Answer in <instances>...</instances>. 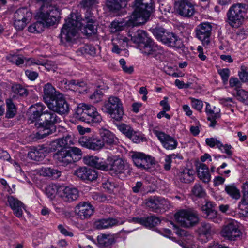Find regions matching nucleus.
Here are the masks:
<instances>
[{
  "mask_svg": "<svg viewBox=\"0 0 248 248\" xmlns=\"http://www.w3.org/2000/svg\"><path fill=\"white\" fill-rule=\"evenodd\" d=\"M124 219L120 218L99 219L94 223V226L97 229H104L123 224Z\"/></svg>",
  "mask_w": 248,
  "mask_h": 248,
  "instance_id": "obj_23",
  "label": "nucleus"
},
{
  "mask_svg": "<svg viewBox=\"0 0 248 248\" xmlns=\"http://www.w3.org/2000/svg\"><path fill=\"white\" fill-rule=\"evenodd\" d=\"M9 205L13 210L14 214L18 217H20L23 215V210L25 209L24 204L18 199L13 196L7 197Z\"/></svg>",
  "mask_w": 248,
  "mask_h": 248,
  "instance_id": "obj_26",
  "label": "nucleus"
},
{
  "mask_svg": "<svg viewBox=\"0 0 248 248\" xmlns=\"http://www.w3.org/2000/svg\"><path fill=\"white\" fill-rule=\"evenodd\" d=\"M218 74L220 76L223 83L226 84L230 75V71L228 68L219 69L217 70Z\"/></svg>",
  "mask_w": 248,
  "mask_h": 248,
  "instance_id": "obj_53",
  "label": "nucleus"
},
{
  "mask_svg": "<svg viewBox=\"0 0 248 248\" xmlns=\"http://www.w3.org/2000/svg\"><path fill=\"white\" fill-rule=\"evenodd\" d=\"M74 115L77 119L88 124H98L102 121L101 114L95 107L84 103L77 106Z\"/></svg>",
  "mask_w": 248,
  "mask_h": 248,
  "instance_id": "obj_3",
  "label": "nucleus"
},
{
  "mask_svg": "<svg viewBox=\"0 0 248 248\" xmlns=\"http://www.w3.org/2000/svg\"><path fill=\"white\" fill-rule=\"evenodd\" d=\"M106 111L111 117L116 121H121L124 115L123 106L121 100L117 97H110L104 104Z\"/></svg>",
  "mask_w": 248,
  "mask_h": 248,
  "instance_id": "obj_6",
  "label": "nucleus"
},
{
  "mask_svg": "<svg viewBox=\"0 0 248 248\" xmlns=\"http://www.w3.org/2000/svg\"><path fill=\"white\" fill-rule=\"evenodd\" d=\"M107 7L110 11H118L124 8L127 4L126 0H106Z\"/></svg>",
  "mask_w": 248,
  "mask_h": 248,
  "instance_id": "obj_37",
  "label": "nucleus"
},
{
  "mask_svg": "<svg viewBox=\"0 0 248 248\" xmlns=\"http://www.w3.org/2000/svg\"><path fill=\"white\" fill-rule=\"evenodd\" d=\"M44 118L46 126L50 127L61 122V119L54 112L47 110L45 111Z\"/></svg>",
  "mask_w": 248,
  "mask_h": 248,
  "instance_id": "obj_34",
  "label": "nucleus"
},
{
  "mask_svg": "<svg viewBox=\"0 0 248 248\" xmlns=\"http://www.w3.org/2000/svg\"><path fill=\"white\" fill-rule=\"evenodd\" d=\"M240 223L234 220H231L223 226L221 232V235L224 238L231 240H234L241 235Z\"/></svg>",
  "mask_w": 248,
  "mask_h": 248,
  "instance_id": "obj_9",
  "label": "nucleus"
},
{
  "mask_svg": "<svg viewBox=\"0 0 248 248\" xmlns=\"http://www.w3.org/2000/svg\"><path fill=\"white\" fill-rule=\"evenodd\" d=\"M44 127L43 126L40 127L38 132L36 133V137L38 139H42L51 133V130L49 129V127Z\"/></svg>",
  "mask_w": 248,
  "mask_h": 248,
  "instance_id": "obj_57",
  "label": "nucleus"
},
{
  "mask_svg": "<svg viewBox=\"0 0 248 248\" xmlns=\"http://www.w3.org/2000/svg\"><path fill=\"white\" fill-rule=\"evenodd\" d=\"M205 142L211 148H214L215 147L217 148L221 141L216 138H209L206 139Z\"/></svg>",
  "mask_w": 248,
  "mask_h": 248,
  "instance_id": "obj_64",
  "label": "nucleus"
},
{
  "mask_svg": "<svg viewBox=\"0 0 248 248\" xmlns=\"http://www.w3.org/2000/svg\"><path fill=\"white\" fill-rule=\"evenodd\" d=\"M43 91V99L46 104L55 98L57 93H60L59 92H56L54 87L49 83L44 85Z\"/></svg>",
  "mask_w": 248,
  "mask_h": 248,
  "instance_id": "obj_30",
  "label": "nucleus"
},
{
  "mask_svg": "<svg viewBox=\"0 0 248 248\" xmlns=\"http://www.w3.org/2000/svg\"><path fill=\"white\" fill-rule=\"evenodd\" d=\"M189 99L190 100L192 108L198 111H201L203 106L202 101L192 97L189 98Z\"/></svg>",
  "mask_w": 248,
  "mask_h": 248,
  "instance_id": "obj_62",
  "label": "nucleus"
},
{
  "mask_svg": "<svg viewBox=\"0 0 248 248\" xmlns=\"http://www.w3.org/2000/svg\"><path fill=\"white\" fill-rule=\"evenodd\" d=\"M138 48L143 54L147 55H156L162 51L161 47L155 44L150 38L149 40H147L145 43L140 45Z\"/></svg>",
  "mask_w": 248,
  "mask_h": 248,
  "instance_id": "obj_18",
  "label": "nucleus"
},
{
  "mask_svg": "<svg viewBox=\"0 0 248 248\" xmlns=\"http://www.w3.org/2000/svg\"><path fill=\"white\" fill-rule=\"evenodd\" d=\"M194 173L193 169L185 168L179 170L177 176L181 182L188 183L193 181Z\"/></svg>",
  "mask_w": 248,
  "mask_h": 248,
  "instance_id": "obj_29",
  "label": "nucleus"
},
{
  "mask_svg": "<svg viewBox=\"0 0 248 248\" xmlns=\"http://www.w3.org/2000/svg\"><path fill=\"white\" fill-rule=\"evenodd\" d=\"M79 143L82 146L94 151L100 150L104 147L100 137L95 136H83L79 139Z\"/></svg>",
  "mask_w": 248,
  "mask_h": 248,
  "instance_id": "obj_15",
  "label": "nucleus"
},
{
  "mask_svg": "<svg viewBox=\"0 0 248 248\" xmlns=\"http://www.w3.org/2000/svg\"><path fill=\"white\" fill-rule=\"evenodd\" d=\"M45 109L46 106L41 103L31 106L28 111L29 120L31 123L39 120L41 116H45Z\"/></svg>",
  "mask_w": 248,
  "mask_h": 248,
  "instance_id": "obj_19",
  "label": "nucleus"
},
{
  "mask_svg": "<svg viewBox=\"0 0 248 248\" xmlns=\"http://www.w3.org/2000/svg\"><path fill=\"white\" fill-rule=\"evenodd\" d=\"M153 9L152 0H136L134 11L129 17V25L138 26L144 24L149 18Z\"/></svg>",
  "mask_w": 248,
  "mask_h": 248,
  "instance_id": "obj_2",
  "label": "nucleus"
},
{
  "mask_svg": "<svg viewBox=\"0 0 248 248\" xmlns=\"http://www.w3.org/2000/svg\"><path fill=\"white\" fill-rule=\"evenodd\" d=\"M59 192V197L68 202L76 200L79 197L78 190L72 186L62 185Z\"/></svg>",
  "mask_w": 248,
  "mask_h": 248,
  "instance_id": "obj_17",
  "label": "nucleus"
},
{
  "mask_svg": "<svg viewBox=\"0 0 248 248\" xmlns=\"http://www.w3.org/2000/svg\"><path fill=\"white\" fill-rule=\"evenodd\" d=\"M227 22L232 27L239 28L248 17V5L237 3L231 6L227 13Z\"/></svg>",
  "mask_w": 248,
  "mask_h": 248,
  "instance_id": "obj_5",
  "label": "nucleus"
},
{
  "mask_svg": "<svg viewBox=\"0 0 248 248\" xmlns=\"http://www.w3.org/2000/svg\"><path fill=\"white\" fill-rule=\"evenodd\" d=\"M229 86L232 88H234L237 92L241 86V83L237 78L231 77L229 79Z\"/></svg>",
  "mask_w": 248,
  "mask_h": 248,
  "instance_id": "obj_63",
  "label": "nucleus"
},
{
  "mask_svg": "<svg viewBox=\"0 0 248 248\" xmlns=\"http://www.w3.org/2000/svg\"><path fill=\"white\" fill-rule=\"evenodd\" d=\"M74 174L84 181H92L97 177V172L94 170L87 167H81L77 169Z\"/></svg>",
  "mask_w": 248,
  "mask_h": 248,
  "instance_id": "obj_21",
  "label": "nucleus"
},
{
  "mask_svg": "<svg viewBox=\"0 0 248 248\" xmlns=\"http://www.w3.org/2000/svg\"><path fill=\"white\" fill-rule=\"evenodd\" d=\"M14 25L17 30H22L29 23L32 16V13L26 8L17 9L14 13Z\"/></svg>",
  "mask_w": 248,
  "mask_h": 248,
  "instance_id": "obj_10",
  "label": "nucleus"
},
{
  "mask_svg": "<svg viewBox=\"0 0 248 248\" xmlns=\"http://www.w3.org/2000/svg\"><path fill=\"white\" fill-rule=\"evenodd\" d=\"M94 209L89 202H82L78 204L75 209L76 214L82 219L87 218L93 214Z\"/></svg>",
  "mask_w": 248,
  "mask_h": 248,
  "instance_id": "obj_20",
  "label": "nucleus"
},
{
  "mask_svg": "<svg viewBox=\"0 0 248 248\" xmlns=\"http://www.w3.org/2000/svg\"><path fill=\"white\" fill-rule=\"evenodd\" d=\"M158 200L157 197L149 199L146 202V206L151 210L155 212H159Z\"/></svg>",
  "mask_w": 248,
  "mask_h": 248,
  "instance_id": "obj_48",
  "label": "nucleus"
},
{
  "mask_svg": "<svg viewBox=\"0 0 248 248\" xmlns=\"http://www.w3.org/2000/svg\"><path fill=\"white\" fill-rule=\"evenodd\" d=\"M46 155L45 149L40 147L31 151L28 153V157L33 160L40 161L43 160Z\"/></svg>",
  "mask_w": 248,
  "mask_h": 248,
  "instance_id": "obj_36",
  "label": "nucleus"
},
{
  "mask_svg": "<svg viewBox=\"0 0 248 248\" xmlns=\"http://www.w3.org/2000/svg\"><path fill=\"white\" fill-rule=\"evenodd\" d=\"M62 185L51 184L46 188V194L51 200L55 198L56 195L59 197V191Z\"/></svg>",
  "mask_w": 248,
  "mask_h": 248,
  "instance_id": "obj_39",
  "label": "nucleus"
},
{
  "mask_svg": "<svg viewBox=\"0 0 248 248\" xmlns=\"http://www.w3.org/2000/svg\"><path fill=\"white\" fill-rule=\"evenodd\" d=\"M12 91L14 93L20 96H26L28 94L27 90L19 84H16L12 86Z\"/></svg>",
  "mask_w": 248,
  "mask_h": 248,
  "instance_id": "obj_59",
  "label": "nucleus"
},
{
  "mask_svg": "<svg viewBox=\"0 0 248 248\" xmlns=\"http://www.w3.org/2000/svg\"><path fill=\"white\" fill-rule=\"evenodd\" d=\"M85 164L101 170H111L116 173H123L124 170V162L121 158L113 159L108 157L106 160L94 156H88L84 158Z\"/></svg>",
  "mask_w": 248,
  "mask_h": 248,
  "instance_id": "obj_1",
  "label": "nucleus"
},
{
  "mask_svg": "<svg viewBox=\"0 0 248 248\" xmlns=\"http://www.w3.org/2000/svg\"><path fill=\"white\" fill-rule=\"evenodd\" d=\"M193 194L197 197H203L205 195V190L199 184H195L192 189Z\"/></svg>",
  "mask_w": 248,
  "mask_h": 248,
  "instance_id": "obj_58",
  "label": "nucleus"
},
{
  "mask_svg": "<svg viewBox=\"0 0 248 248\" xmlns=\"http://www.w3.org/2000/svg\"><path fill=\"white\" fill-rule=\"evenodd\" d=\"M152 32L156 39L160 41L161 42L163 41L162 39L165 38L166 33H168L165 31L164 28L161 27L155 28L153 29Z\"/></svg>",
  "mask_w": 248,
  "mask_h": 248,
  "instance_id": "obj_50",
  "label": "nucleus"
},
{
  "mask_svg": "<svg viewBox=\"0 0 248 248\" xmlns=\"http://www.w3.org/2000/svg\"><path fill=\"white\" fill-rule=\"evenodd\" d=\"M130 40L133 43L137 45L138 47L141 44L145 43L149 40L150 37L147 35V33L143 30H138L136 32L134 33L133 31H130L127 33Z\"/></svg>",
  "mask_w": 248,
  "mask_h": 248,
  "instance_id": "obj_25",
  "label": "nucleus"
},
{
  "mask_svg": "<svg viewBox=\"0 0 248 248\" xmlns=\"http://www.w3.org/2000/svg\"><path fill=\"white\" fill-rule=\"evenodd\" d=\"M7 111L6 116L7 118H13L16 114V108L11 100L8 99L6 101Z\"/></svg>",
  "mask_w": 248,
  "mask_h": 248,
  "instance_id": "obj_45",
  "label": "nucleus"
},
{
  "mask_svg": "<svg viewBox=\"0 0 248 248\" xmlns=\"http://www.w3.org/2000/svg\"><path fill=\"white\" fill-rule=\"evenodd\" d=\"M130 41V40L129 38L124 36L121 34L117 35L115 37L112 39V42L116 41V42H118V45L122 48H124L127 46Z\"/></svg>",
  "mask_w": 248,
  "mask_h": 248,
  "instance_id": "obj_43",
  "label": "nucleus"
},
{
  "mask_svg": "<svg viewBox=\"0 0 248 248\" xmlns=\"http://www.w3.org/2000/svg\"><path fill=\"white\" fill-rule=\"evenodd\" d=\"M82 32L86 35H92L96 33L97 29L93 19H88L87 24L83 28H80Z\"/></svg>",
  "mask_w": 248,
  "mask_h": 248,
  "instance_id": "obj_40",
  "label": "nucleus"
},
{
  "mask_svg": "<svg viewBox=\"0 0 248 248\" xmlns=\"http://www.w3.org/2000/svg\"><path fill=\"white\" fill-rule=\"evenodd\" d=\"M68 152L72 158H77L76 161L79 159L82 155L81 150L77 147H71L68 150Z\"/></svg>",
  "mask_w": 248,
  "mask_h": 248,
  "instance_id": "obj_61",
  "label": "nucleus"
},
{
  "mask_svg": "<svg viewBox=\"0 0 248 248\" xmlns=\"http://www.w3.org/2000/svg\"><path fill=\"white\" fill-rule=\"evenodd\" d=\"M176 220L181 226L189 227L198 222V217L196 213L191 210H182L175 215Z\"/></svg>",
  "mask_w": 248,
  "mask_h": 248,
  "instance_id": "obj_7",
  "label": "nucleus"
},
{
  "mask_svg": "<svg viewBox=\"0 0 248 248\" xmlns=\"http://www.w3.org/2000/svg\"><path fill=\"white\" fill-rule=\"evenodd\" d=\"M97 245L101 248L108 247L115 243L114 237L109 235L101 234L97 238Z\"/></svg>",
  "mask_w": 248,
  "mask_h": 248,
  "instance_id": "obj_35",
  "label": "nucleus"
},
{
  "mask_svg": "<svg viewBox=\"0 0 248 248\" xmlns=\"http://www.w3.org/2000/svg\"><path fill=\"white\" fill-rule=\"evenodd\" d=\"M82 23L75 14H71L65 20L61 31L60 38L62 42H71L77 37L78 31Z\"/></svg>",
  "mask_w": 248,
  "mask_h": 248,
  "instance_id": "obj_4",
  "label": "nucleus"
},
{
  "mask_svg": "<svg viewBox=\"0 0 248 248\" xmlns=\"http://www.w3.org/2000/svg\"><path fill=\"white\" fill-rule=\"evenodd\" d=\"M197 173L199 178L205 183H209L211 176L208 166L203 163H200L197 169Z\"/></svg>",
  "mask_w": 248,
  "mask_h": 248,
  "instance_id": "obj_31",
  "label": "nucleus"
},
{
  "mask_svg": "<svg viewBox=\"0 0 248 248\" xmlns=\"http://www.w3.org/2000/svg\"><path fill=\"white\" fill-rule=\"evenodd\" d=\"M162 43L173 47L181 48L183 46L182 40L172 32L166 33Z\"/></svg>",
  "mask_w": 248,
  "mask_h": 248,
  "instance_id": "obj_27",
  "label": "nucleus"
},
{
  "mask_svg": "<svg viewBox=\"0 0 248 248\" xmlns=\"http://www.w3.org/2000/svg\"><path fill=\"white\" fill-rule=\"evenodd\" d=\"M131 157L134 165L141 170H147L155 164V159L141 152H132Z\"/></svg>",
  "mask_w": 248,
  "mask_h": 248,
  "instance_id": "obj_8",
  "label": "nucleus"
},
{
  "mask_svg": "<svg viewBox=\"0 0 248 248\" xmlns=\"http://www.w3.org/2000/svg\"><path fill=\"white\" fill-rule=\"evenodd\" d=\"M119 63L124 73L127 74H132L133 73L134 67L131 65H126L124 59H121Z\"/></svg>",
  "mask_w": 248,
  "mask_h": 248,
  "instance_id": "obj_52",
  "label": "nucleus"
},
{
  "mask_svg": "<svg viewBox=\"0 0 248 248\" xmlns=\"http://www.w3.org/2000/svg\"><path fill=\"white\" fill-rule=\"evenodd\" d=\"M65 84L67 85L69 89L72 90H79L81 87H84L86 86V83L83 81H76L74 80H71L70 81H66ZM80 92V91H79Z\"/></svg>",
  "mask_w": 248,
  "mask_h": 248,
  "instance_id": "obj_46",
  "label": "nucleus"
},
{
  "mask_svg": "<svg viewBox=\"0 0 248 248\" xmlns=\"http://www.w3.org/2000/svg\"><path fill=\"white\" fill-rule=\"evenodd\" d=\"M130 222L138 223L146 227H153L160 223L159 218L155 216H151L147 217H133L129 219Z\"/></svg>",
  "mask_w": 248,
  "mask_h": 248,
  "instance_id": "obj_24",
  "label": "nucleus"
},
{
  "mask_svg": "<svg viewBox=\"0 0 248 248\" xmlns=\"http://www.w3.org/2000/svg\"><path fill=\"white\" fill-rule=\"evenodd\" d=\"M236 97L239 101L248 105V92L240 89L237 90Z\"/></svg>",
  "mask_w": 248,
  "mask_h": 248,
  "instance_id": "obj_49",
  "label": "nucleus"
},
{
  "mask_svg": "<svg viewBox=\"0 0 248 248\" xmlns=\"http://www.w3.org/2000/svg\"><path fill=\"white\" fill-rule=\"evenodd\" d=\"M212 26L209 22L200 23L195 29L196 37L202 42L204 46H208L210 43Z\"/></svg>",
  "mask_w": 248,
  "mask_h": 248,
  "instance_id": "obj_12",
  "label": "nucleus"
},
{
  "mask_svg": "<svg viewBox=\"0 0 248 248\" xmlns=\"http://www.w3.org/2000/svg\"><path fill=\"white\" fill-rule=\"evenodd\" d=\"M225 191L233 199L237 200L241 197L240 191L234 184L226 185L225 187Z\"/></svg>",
  "mask_w": 248,
  "mask_h": 248,
  "instance_id": "obj_38",
  "label": "nucleus"
},
{
  "mask_svg": "<svg viewBox=\"0 0 248 248\" xmlns=\"http://www.w3.org/2000/svg\"><path fill=\"white\" fill-rule=\"evenodd\" d=\"M205 112L208 115V120L211 122L209 126L214 127L216 124V119L219 117L220 110L218 108L211 106L209 103H206Z\"/></svg>",
  "mask_w": 248,
  "mask_h": 248,
  "instance_id": "obj_28",
  "label": "nucleus"
},
{
  "mask_svg": "<svg viewBox=\"0 0 248 248\" xmlns=\"http://www.w3.org/2000/svg\"><path fill=\"white\" fill-rule=\"evenodd\" d=\"M238 76L242 82H248V68L243 65L241 66L238 72Z\"/></svg>",
  "mask_w": 248,
  "mask_h": 248,
  "instance_id": "obj_55",
  "label": "nucleus"
},
{
  "mask_svg": "<svg viewBox=\"0 0 248 248\" xmlns=\"http://www.w3.org/2000/svg\"><path fill=\"white\" fill-rule=\"evenodd\" d=\"M73 138L70 135L56 140L52 143V146L55 150H59V148L65 149L66 146L73 144Z\"/></svg>",
  "mask_w": 248,
  "mask_h": 248,
  "instance_id": "obj_32",
  "label": "nucleus"
},
{
  "mask_svg": "<svg viewBox=\"0 0 248 248\" xmlns=\"http://www.w3.org/2000/svg\"><path fill=\"white\" fill-rule=\"evenodd\" d=\"M116 126L121 133L128 138L131 136V134L133 133V131L134 130L129 125L126 124L124 123L117 124Z\"/></svg>",
  "mask_w": 248,
  "mask_h": 248,
  "instance_id": "obj_44",
  "label": "nucleus"
},
{
  "mask_svg": "<svg viewBox=\"0 0 248 248\" xmlns=\"http://www.w3.org/2000/svg\"><path fill=\"white\" fill-rule=\"evenodd\" d=\"M158 200V211L159 212H161V210H166L170 207V203L169 201L162 197H157Z\"/></svg>",
  "mask_w": 248,
  "mask_h": 248,
  "instance_id": "obj_54",
  "label": "nucleus"
},
{
  "mask_svg": "<svg viewBox=\"0 0 248 248\" xmlns=\"http://www.w3.org/2000/svg\"><path fill=\"white\" fill-rule=\"evenodd\" d=\"M197 232L199 235V239L206 242L215 233V230L209 223H202L199 227Z\"/></svg>",
  "mask_w": 248,
  "mask_h": 248,
  "instance_id": "obj_22",
  "label": "nucleus"
},
{
  "mask_svg": "<svg viewBox=\"0 0 248 248\" xmlns=\"http://www.w3.org/2000/svg\"><path fill=\"white\" fill-rule=\"evenodd\" d=\"M130 139L133 142L139 143L140 142H143L145 140V138L140 133L133 131V133L128 138Z\"/></svg>",
  "mask_w": 248,
  "mask_h": 248,
  "instance_id": "obj_56",
  "label": "nucleus"
},
{
  "mask_svg": "<svg viewBox=\"0 0 248 248\" xmlns=\"http://www.w3.org/2000/svg\"><path fill=\"white\" fill-rule=\"evenodd\" d=\"M174 7L179 15L185 17L192 16L195 11L193 4L187 0L176 1Z\"/></svg>",
  "mask_w": 248,
  "mask_h": 248,
  "instance_id": "obj_14",
  "label": "nucleus"
},
{
  "mask_svg": "<svg viewBox=\"0 0 248 248\" xmlns=\"http://www.w3.org/2000/svg\"><path fill=\"white\" fill-rule=\"evenodd\" d=\"M127 25L128 26H134L133 25H129V19L124 22V20L114 21L111 24L110 31L112 33H115L124 29V26Z\"/></svg>",
  "mask_w": 248,
  "mask_h": 248,
  "instance_id": "obj_41",
  "label": "nucleus"
},
{
  "mask_svg": "<svg viewBox=\"0 0 248 248\" xmlns=\"http://www.w3.org/2000/svg\"><path fill=\"white\" fill-rule=\"evenodd\" d=\"M204 216L208 219L212 220L217 223H219L221 221L220 217L217 214V212L215 209L207 213Z\"/></svg>",
  "mask_w": 248,
  "mask_h": 248,
  "instance_id": "obj_51",
  "label": "nucleus"
},
{
  "mask_svg": "<svg viewBox=\"0 0 248 248\" xmlns=\"http://www.w3.org/2000/svg\"><path fill=\"white\" fill-rule=\"evenodd\" d=\"M243 197L239 203L238 207L241 209L242 205H248V183L243 184L242 187Z\"/></svg>",
  "mask_w": 248,
  "mask_h": 248,
  "instance_id": "obj_47",
  "label": "nucleus"
},
{
  "mask_svg": "<svg viewBox=\"0 0 248 248\" xmlns=\"http://www.w3.org/2000/svg\"><path fill=\"white\" fill-rule=\"evenodd\" d=\"M99 134L104 147L109 148L117 145L119 142L118 138L108 129L102 128L99 129Z\"/></svg>",
  "mask_w": 248,
  "mask_h": 248,
  "instance_id": "obj_16",
  "label": "nucleus"
},
{
  "mask_svg": "<svg viewBox=\"0 0 248 248\" xmlns=\"http://www.w3.org/2000/svg\"><path fill=\"white\" fill-rule=\"evenodd\" d=\"M58 151L55 155V157L60 162L64 164H68L76 161L77 158H72L69 153L68 150L66 149H60Z\"/></svg>",
  "mask_w": 248,
  "mask_h": 248,
  "instance_id": "obj_33",
  "label": "nucleus"
},
{
  "mask_svg": "<svg viewBox=\"0 0 248 248\" xmlns=\"http://www.w3.org/2000/svg\"><path fill=\"white\" fill-rule=\"evenodd\" d=\"M153 131L164 148L168 150H172L176 148L178 142L174 137L156 129H153Z\"/></svg>",
  "mask_w": 248,
  "mask_h": 248,
  "instance_id": "obj_13",
  "label": "nucleus"
},
{
  "mask_svg": "<svg viewBox=\"0 0 248 248\" xmlns=\"http://www.w3.org/2000/svg\"><path fill=\"white\" fill-rule=\"evenodd\" d=\"M217 148L222 153H225L228 155L231 156L233 154V152L232 150V147L230 144H223L221 142Z\"/></svg>",
  "mask_w": 248,
  "mask_h": 248,
  "instance_id": "obj_60",
  "label": "nucleus"
},
{
  "mask_svg": "<svg viewBox=\"0 0 248 248\" xmlns=\"http://www.w3.org/2000/svg\"><path fill=\"white\" fill-rule=\"evenodd\" d=\"M7 59L9 62L17 66H21L23 64L25 65V57L22 55L10 54L7 57Z\"/></svg>",
  "mask_w": 248,
  "mask_h": 248,
  "instance_id": "obj_42",
  "label": "nucleus"
},
{
  "mask_svg": "<svg viewBox=\"0 0 248 248\" xmlns=\"http://www.w3.org/2000/svg\"><path fill=\"white\" fill-rule=\"evenodd\" d=\"M46 105L51 110L60 114H65L69 111V106L62 93H57L56 97Z\"/></svg>",
  "mask_w": 248,
  "mask_h": 248,
  "instance_id": "obj_11",
  "label": "nucleus"
}]
</instances>
